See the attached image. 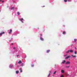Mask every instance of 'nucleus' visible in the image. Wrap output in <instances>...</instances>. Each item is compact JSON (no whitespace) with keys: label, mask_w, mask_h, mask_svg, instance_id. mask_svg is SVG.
I'll use <instances>...</instances> for the list:
<instances>
[{"label":"nucleus","mask_w":77,"mask_h":77,"mask_svg":"<svg viewBox=\"0 0 77 77\" xmlns=\"http://www.w3.org/2000/svg\"><path fill=\"white\" fill-rule=\"evenodd\" d=\"M16 74H18L19 73V71H16Z\"/></svg>","instance_id":"15"},{"label":"nucleus","mask_w":77,"mask_h":77,"mask_svg":"<svg viewBox=\"0 0 77 77\" xmlns=\"http://www.w3.org/2000/svg\"><path fill=\"white\" fill-rule=\"evenodd\" d=\"M18 56H19V55H17V57H18Z\"/></svg>","instance_id":"36"},{"label":"nucleus","mask_w":77,"mask_h":77,"mask_svg":"<svg viewBox=\"0 0 77 77\" xmlns=\"http://www.w3.org/2000/svg\"><path fill=\"white\" fill-rule=\"evenodd\" d=\"M66 56H67V54H66V55H64V57H65Z\"/></svg>","instance_id":"32"},{"label":"nucleus","mask_w":77,"mask_h":77,"mask_svg":"<svg viewBox=\"0 0 77 77\" xmlns=\"http://www.w3.org/2000/svg\"><path fill=\"white\" fill-rule=\"evenodd\" d=\"M40 39L41 40V41H44V38H42L41 37V36L40 37Z\"/></svg>","instance_id":"6"},{"label":"nucleus","mask_w":77,"mask_h":77,"mask_svg":"<svg viewBox=\"0 0 77 77\" xmlns=\"http://www.w3.org/2000/svg\"><path fill=\"white\" fill-rule=\"evenodd\" d=\"M61 73H64V72H65V70L63 69H61Z\"/></svg>","instance_id":"4"},{"label":"nucleus","mask_w":77,"mask_h":77,"mask_svg":"<svg viewBox=\"0 0 77 77\" xmlns=\"http://www.w3.org/2000/svg\"><path fill=\"white\" fill-rule=\"evenodd\" d=\"M66 76H69V77H72L71 76V75H69L68 74H66Z\"/></svg>","instance_id":"8"},{"label":"nucleus","mask_w":77,"mask_h":77,"mask_svg":"<svg viewBox=\"0 0 77 77\" xmlns=\"http://www.w3.org/2000/svg\"><path fill=\"white\" fill-rule=\"evenodd\" d=\"M0 12H1V10H0Z\"/></svg>","instance_id":"42"},{"label":"nucleus","mask_w":77,"mask_h":77,"mask_svg":"<svg viewBox=\"0 0 77 77\" xmlns=\"http://www.w3.org/2000/svg\"><path fill=\"white\" fill-rule=\"evenodd\" d=\"M20 72H23V71H22V69H21V68H20Z\"/></svg>","instance_id":"13"},{"label":"nucleus","mask_w":77,"mask_h":77,"mask_svg":"<svg viewBox=\"0 0 77 77\" xmlns=\"http://www.w3.org/2000/svg\"><path fill=\"white\" fill-rule=\"evenodd\" d=\"M43 7H45V6H43Z\"/></svg>","instance_id":"41"},{"label":"nucleus","mask_w":77,"mask_h":77,"mask_svg":"<svg viewBox=\"0 0 77 77\" xmlns=\"http://www.w3.org/2000/svg\"><path fill=\"white\" fill-rule=\"evenodd\" d=\"M74 40L75 42H77V40L76 39H74Z\"/></svg>","instance_id":"23"},{"label":"nucleus","mask_w":77,"mask_h":77,"mask_svg":"<svg viewBox=\"0 0 77 77\" xmlns=\"http://www.w3.org/2000/svg\"><path fill=\"white\" fill-rule=\"evenodd\" d=\"M31 66L32 67H33V66H34V65H32Z\"/></svg>","instance_id":"29"},{"label":"nucleus","mask_w":77,"mask_h":77,"mask_svg":"<svg viewBox=\"0 0 77 77\" xmlns=\"http://www.w3.org/2000/svg\"><path fill=\"white\" fill-rule=\"evenodd\" d=\"M18 63H22V62L21 60H20L18 62Z\"/></svg>","instance_id":"11"},{"label":"nucleus","mask_w":77,"mask_h":77,"mask_svg":"<svg viewBox=\"0 0 77 77\" xmlns=\"http://www.w3.org/2000/svg\"><path fill=\"white\" fill-rule=\"evenodd\" d=\"M26 57H25V58H26Z\"/></svg>","instance_id":"44"},{"label":"nucleus","mask_w":77,"mask_h":77,"mask_svg":"<svg viewBox=\"0 0 77 77\" xmlns=\"http://www.w3.org/2000/svg\"><path fill=\"white\" fill-rule=\"evenodd\" d=\"M2 3H3V2H4V1H2Z\"/></svg>","instance_id":"35"},{"label":"nucleus","mask_w":77,"mask_h":77,"mask_svg":"<svg viewBox=\"0 0 77 77\" xmlns=\"http://www.w3.org/2000/svg\"><path fill=\"white\" fill-rule=\"evenodd\" d=\"M65 62H66V61H65V60H64L62 62V63H63V64H64V63H65Z\"/></svg>","instance_id":"9"},{"label":"nucleus","mask_w":77,"mask_h":77,"mask_svg":"<svg viewBox=\"0 0 77 77\" xmlns=\"http://www.w3.org/2000/svg\"><path fill=\"white\" fill-rule=\"evenodd\" d=\"M56 71H55L54 72V74H56Z\"/></svg>","instance_id":"28"},{"label":"nucleus","mask_w":77,"mask_h":77,"mask_svg":"<svg viewBox=\"0 0 77 77\" xmlns=\"http://www.w3.org/2000/svg\"><path fill=\"white\" fill-rule=\"evenodd\" d=\"M12 32V30L11 29H10V32H9V33L10 34V33H11V32Z\"/></svg>","instance_id":"12"},{"label":"nucleus","mask_w":77,"mask_h":77,"mask_svg":"<svg viewBox=\"0 0 77 77\" xmlns=\"http://www.w3.org/2000/svg\"><path fill=\"white\" fill-rule=\"evenodd\" d=\"M75 48V49H76V48Z\"/></svg>","instance_id":"43"},{"label":"nucleus","mask_w":77,"mask_h":77,"mask_svg":"<svg viewBox=\"0 0 77 77\" xmlns=\"http://www.w3.org/2000/svg\"><path fill=\"white\" fill-rule=\"evenodd\" d=\"M71 56L70 55H68L67 57H66L65 58V59H69V58H71Z\"/></svg>","instance_id":"1"},{"label":"nucleus","mask_w":77,"mask_h":77,"mask_svg":"<svg viewBox=\"0 0 77 77\" xmlns=\"http://www.w3.org/2000/svg\"><path fill=\"white\" fill-rule=\"evenodd\" d=\"M66 68H70V66H66Z\"/></svg>","instance_id":"16"},{"label":"nucleus","mask_w":77,"mask_h":77,"mask_svg":"<svg viewBox=\"0 0 77 77\" xmlns=\"http://www.w3.org/2000/svg\"><path fill=\"white\" fill-rule=\"evenodd\" d=\"M0 2H2V0H0Z\"/></svg>","instance_id":"40"},{"label":"nucleus","mask_w":77,"mask_h":77,"mask_svg":"<svg viewBox=\"0 0 77 77\" xmlns=\"http://www.w3.org/2000/svg\"><path fill=\"white\" fill-rule=\"evenodd\" d=\"M72 57H73V56H73V55H72Z\"/></svg>","instance_id":"34"},{"label":"nucleus","mask_w":77,"mask_h":77,"mask_svg":"<svg viewBox=\"0 0 77 77\" xmlns=\"http://www.w3.org/2000/svg\"><path fill=\"white\" fill-rule=\"evenodd\" d=\"M69 50L66 52V53H69Z\"/></svg>","instance_id":"19"},{"label":"nucleus","mask_w":77,"mask_h":77,"mask_svg":"<svg viewBox=\"0 0 77 77\" xmlns=\"http://www.w3.org/2000/svg\"><path fill=\"white\" fill-rule=\"evenodd\" d=\"M14 44L13 43L11 44V45H13Z\"/></svg>","instance_id":"39"},{"label":"nucleus","mask_w":77,"mask_h":77,"mask_svg":"<svg viewBox=\"0 0 77 77\" xmlns=\"http://www.w3.org/2000/svg\"><path fill=\"white\" fill-rule=\"evenodd\" d=\"M73 57H76V56L75 55L73 56Z\"/></svg>","instance_id":"27"},{"label":"nucleus","mask_w":77,"mask_h":77,"mask_svg":"<svg viewBox=\"0 0 77 77\" xmlns=\"http://www.w3.org/2000/svg\"><path fill=\"white\" fill-rule=\"evenodd\" d=\"M67 1H68V2H72V1L71 0H67Z\"/></svg>","instance_id":"24"},{"label":"nucleus","mask_w":77,"mask_h":77,"mask_svg":"<svg viewBox=\"0 0 77 77\" xmlns=\"http://www.w3.org/2000/svg\"><path fill=\"white\" fill-rule=\"evenodd\" d=\"M63 35L65 34V31L63 32Z\"/></svg>","instance_id":"22"},{"label":"nucleus","mask_w":77,"mask_h":77,"mask_svg":"<svg viewBox=\"0 0 77 77\" xmlns=\"http://www.w3.org/2000/svg\"><path fill=\"white\" fill-rule=\"evenodd\" d=\"M60 77H63V75H61Z\"/></svg>","instance_id":"30"},{"label":"nucleus","mask_w":77,"mask_h":77,"mask_svg":"<svg viewBox=\"0 0 77 77\" xmlns=\"http://www.w3.org/2000/svg\"><path fill=\"white\" fill-rule=\"evenodd\" d=\"M16 48H15V47H14V48H13V49H14V50H15Z\"/></svg>","instance_id":"31"},{"label":"nucleus","mask_w":77,"mask_h":77,"mask_svg":"<svg viewBox=\"0 0 77 77\" xmlns=\"http://www.w3.org/2000/svg\"><path fill=\"white\" fill-rule=\"evenodd\" d=\"M69 51L70 53L73 52V51H72V50H69Z\"/></svg>","instance_id":"10"},{"label":"nucleus","mask_w":77,"mask_h":77,"mask_svg":"<svg viewBox=\"0 0 77 77\" xmlns=\"http://www.w3.org/2000/svg\"><path fill=\"white\" fill-rule=\"evenodd\" d=\"M17 14H18V15H20V12L18 11L17 12Z\"/></svg>","instance_id":"17"},{"label":"nucleus","mask_w":77,"mask_h":77,"mask_svg":"<svg viewBox=\"0 0 77 77\" xmlns=\"http://www.w3.org/2000/svg\"><path fill=\"white\" fill-rule=\"evenodd\" d=\"M40 36H41H41H42V34H41L40 35Z\"/></svg>","instance_id":"33"},{"label":"nucleus","mask_w":77,"mask_h":77,"mask_svg":"<svg viewBox=\"0 0 77 77\" xmlns=\"http://www.w3.org/2000/svg\"><path fill=\"white\" fill-rule=\"evenodd\" d=\"M67 1V0H64V2H66Z\"/></svg>","instance_id":"26"},{"label":"nucleus","mask_w":77,"mask_h":77,"mask_svg":"<svg viewBox=\"0 0 77 77\" xmlns=\"http://www.w3.org/2000/svg\"><path fill=\"white\" fill-rule=\"evenodd\" d=\"M49 73H51V71H49Z\"/></svg>","instance_id":"37"},{"label":"nucleus","mask_w":77,"mask_h":77,"mask_svg":"<svg viewBox=\"0 0 77 77\" xmlns=\"http://www.w3.org/2000/svg\"><path fill=\"white\" fill-rule=\"evenodd\" d=\"M50 50H47V53H49V52H50Z\"/></svg>","instance_id":"18"},{"label":"nucleus","mask_w":77,"mask_h":77,"mask_svg":"<svg viewBox=\"0 0 77 77\" xmlns=\"http://www.w3.org/2000/svg\"><path fill=\"white\" fill-rule=\"evenodd\" d=\"M49 76H50V73H49L48 76V77H49Z\"/></svg>","instance_id":"25"},{"label":"nucleus","mask_w":77,"mask_h":77,"mask_svg":"<svg viewBox=\"0 0 77 77\" xmlns=\"http://www.w3.org/2000/svg\"><path fill=\"white\" fill-rule=\"evenodd\" d=\"M19 20H20V21H21V22H22L23 23V21H24V20L23 19V18H22L21 19H20Z\"/></svg>","instance_id":"2"},{"label":"nucleus","mask_w":77,"mask_h":77,"mask_svg":"<svg viewBox=\"0 0 77 77\" xmlns=\"http://www.w3.org/2000/svg\"><path fill=\"white\" fill-rule=\"evenodd\" d=\"M66 64L67 65H68V64H70V62L69 61H67L66 63Z\"/></svg>","instance_id":"3"},{"label":"nucleus","mask_w":77,"mask_h":77,"mask_svg":"<svg viewBox=\"0 0 77 77\" xmlns=\"http://www.w3.org/2000/svg\"><path fill=\"white\" fill-rule=\"evenodd\" d=\"M14 9V7H12L11 8V10H12V9Z\"/></svg>","instance_id":"20"},{"label":"nucleus","mask_w":77,"mask_h":77,"mask_svg":"<svg viewBox=\"0 0 77 77\" xmlns=\"http://www.w3.org/2000/svg\"><path fill=\"white\" fill-rule=\"evenodd\" d=\"M24 65V63H22L21 65H20V66H23V65Z\"/></svg>","instance_id":"14"},{"label":"nucleus","mask_w":77,"mask_h":77,"mask_svg":"<svg viewBox=\"0 0 77 77\" xmlns=\"http://www.w3.org/2000/svg\"><path fill=\"white\" fill-rule=\"evenodd\" d=\"M9 42H11V40H10V41H9Z\"/></svg>","instance_id":"38"},{"label":"nucleus","mask_w":77,"mask_h":77,"mask_svg":"<svg viewBox=\"0 0 77 77\" xmlns=\"http://www.w3.org/2000/svg\"><path fill=\"white\" fill-rule=\"evenodd\" d=\"M74 53L75 54H77V52H76V51H75Z\"/></svg>","instance_id":"21"},{"label":"nucleus","mask_w":77,"mask_h":77,"mask_svg":"<svg viewBox=\"0 0 77 77\" xmlns=\"http://www.w3.org/2000/svg\"><path fill=\"white\" fill-rule=\"evenodd\" d=\"M9 67L10 68H12V67H13V65H10L9 66Z\"/></svg>","instance_id":"7"},{"label":"nucleus","mask_w":77,"mask_h":77,"mask_svg":"<svg viewBox=\"0 0 77 77\" xmlns=\"http://www.w3.org/2000/svg\"><path fill=\"white\" fill-rule=\"evenodd\" d=\"M4 33H5V32H4L0 33V36H2V35H3V34H4Z\"/></svg>","instance_id":"5"}]
</instances>
